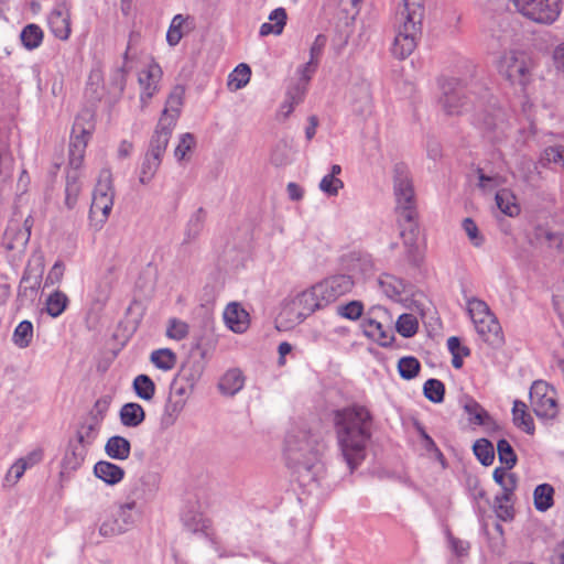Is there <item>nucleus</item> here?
<instances>
[{
	"mask_svg": "<svg viewBox=\"0 0 564 564\" xmlns=\"http://www.w3.org/2000/svg\"><path fill=\"white\" fill-rule=\"evenodd\" d=\"M373 417L365 405L352 404L335 412L334 423L344 459L352 471L366 457Z\"/></svg>",
	"mask_w": 564,
	"mask_h": 564,
	"instance_id": "nucleus-1",
	"label": "nucleus"
},
{
	"mask_svg": "<svg viewBox=\"0 0 564 564\" xmlns=\"http://www.w3.org/2000/svg\"><path fill=\"white\" fill-rule=\"evenodd\" d=\"M322 446L305 433L289 435L285 444L288 466L303 485L316 481L324 474L321 460Z\"/></svg>",
	"mask_w": 564,
	"mask_h": 564,
	"instance_id": "nucleus-2",
	"label": "nucleus"
},
{
	"mask_svg": "<svg viewBox=\"0 0 564 564\" xmlns=\"http://www.w3.org/2000/svg\"><path fill=\"white\" fill-rule=\"evenodd\" d=\"M424 15V0H403L395 17V36L391 52L404 59L413 53L421 33Z\"/></svg>",
	"mask_w": 564,
	"mask_h": 564,
	"instance_id": "nucleus-3",
	"label": "nucleus"
},
{
	"mask_svg": "<svg viewBox=\"0 0 564 564\" xmlns=\"http://www.w3.org/2000/svg\"><path fill=\"white\" fill-rule=\"evenodd\" d=\"M316 289L314 284L283 301L278 321L283 324L285 328L301 324L315 311L325 307Z\"/></svg>",
	"mask_w": 564,
	"mask_h": 564,
	"instance_id": "nucleus-4",
	"label": "nucleus"
},
{
	"mask_svg": "<svg viewBox=\"0 0 564 564\" xmlns=\"http://www.w3.org/2000/svg\"><path fill=\"white\" fill-rule=\"evenodd\" d=\"M498 74L511 86L523 90L532 79L533 63L524 51L508 50L496 62Z\"/></svg>",
	"mask_w": 564,
	"mask_h": 564,
	"instance_id": "nucleus-5",
	"label": "nucleus"
},
{
	"mask_svg": "<svg viewBox=\"0 0 564 564\" xmlns=\"http://www.w3.org/2000/svg\"><path fill=\"white\" fill-rule=\"evenodd\" d=\"M467 312L477 334L485 343L491 347H500L503 344L501 326L485 301L478 297L468 299Z\"/></svg>",
	"mask_w": 564,
	"mask_h": 564,
	"instance_id": "nucleus-6",
	"label": "nucleus"
},
{
	"mask_svg": "<svg viewBox=\"0 0 564 564\" xmlns=\"http://www.w3.org/2000/svg\"><path fill=\"white\" fill-rule=\"evenodd\" d=\"M393 189L399 220L412 223L417 217L416 202L412 180L403 164L394 166Z\"/></svg>",
	"mask_w": 564,
	"mask_h": 564,
	"instance_id": "nucleus-7",
	"label": "nucleus"
},
{
	"mask_svg": "<svg viewBox=\"0 0 564 564\" xmlns=\"http://www.w3.org/2000/svg\"><path fill=\"white\" fill-rule=\"evenodd\" d=\"M142 518V509L139 503L123 501L117 505L116 512L102 520L99 534L112 538L131 530Z\"/></svg>",
	"mask_w": 564,
	"mask_h": 564,
	"instance_id": "nucleus-8",
	"label": "nucleus"
},
{
	"mask_svg": "<svg viewBox=\"0 0 564 564\" xmlns=\"http://www.w3.org/2000/svg\"><path fill=\"white\" fill-rule=\"evenodd\" d=\"M115 198L112 174L109 169H102L98 175L97 184L93 192V200L89 215L93 220L104 225L108 219Z\"/></svg>",
	"mask_w": 564,
	"mask_h": 564,
	"instance_id": "nucleus-9",
	"label": "nucleus"
},
{
	"mask_svg": "<svg viewBox=\"0 0 564 564\" xmlns=\"http://www.w3.org/2000/svg\"><path fill=\"white\" fill-rule=\"evenodd\" d=\"M91 113L87 110L80 112L75 118L72 128L68 152V164L74 170L79 169L83 164L88 140L94 131V123L91 121Z\"/></svg>",
	"mask_w": 564,
	"mask_h": 564,
	"instance_id": "nucleus-10",
	"label": "nucleus"
},
{
	"mask_svg": "<svg viewBox=\"0 0 564 564\" xmlns=\"http://www.w3.org/2000/svg\"><path fill=\"white\" fill-rule=\"evenodd\" d=\"M517 12L528 20L550 25L554 23L562 11L561 0H510Z\"/></svg>",
	"mask_w": 564,
	"mask_h": 564,
	"instance_id": "nucleus-11",
	"label": "nucleus"
},
{
	"mask_svg": "<svg viewBox=\"0 0 564 564\" xmlns=\"http://www.w3.org/2000/svg\"><path fill=\"white\" fill-rule=\"evenodd\" d=\"M365 336L387 346L393 339L391 317L382 306H372L361 322Z\"/></svg>",
	"mask_w": 564,
	"mask_h": 564,
	"instance_id": "nucleus-12",
	"label": "nucleus"
},
{
	"mask_svg": "<svg viewBox=\"0 0 564 564\" xmlns=\"http://www.w3.org/2000/svg\"><path fill=\"white\" fill-rule=\"evenodd\" d=\"M530 403L540 419L552 420L558 413L556 391L547 382L536 380L530 389Z\"/></svg>",
	"mask_w": 564,
	"mask_h": 564,
	"instance_id": "nucleus-13",
	"label": "nucleus"
},
{
	"mask_svg": "<svg viewBox=\"0 0 564 564\" xmlns=\"http://www.w3.org/2000/svg\"><path fill=\"white\" fill-rule=\"evenodd\" d=\"M319 299L325 306L334 303L339 297L348 294L354 289L355 282L348 274H334L316 283Z\"/></svg>",
	"mask_w": 564,
	"mask_h": 564,
	"instance_id": "nucleus-14",
	"label": "nucleus"
},
{
	"mask_svg": "<svg viewBox=\"0 0 564 564\" xmlns=\"http://www.w3.org/2000/svg\"><path fill=\"white\" fill-rule=\"evenodd\" d=\"M162 75L161 66L154 61L149 62L139 70L138 84L140 87L141 110L147 108L150 100L158 94Z\"/></svg>",
	"mask_w": 564,
	"mask_h": 564,
	"instance_id": "nucleus-15",
	"label": "nucleus"
},
{
	"mask_svg": "<svg viewBox=\"0 0 564 564\" xmlns=\"http://www.w3.org/2000/svg\"><path fill=\"white\" fill-rule=\"evenodd\" d=\"M441 105L447 115H459L467 110L465 89L457 82H447L443 85Z\"/></svg>",
	"mask_w": 564,
	"mask_h": 564,
	"instance_id": "nucleus-16",
	"label": "nucleus"
},
{
	"mask_svg": "<svg viewBox=\"0 0 564 564\" xmlns=\"http://www.w3.org/2000/svg\"><path fill=\"white\" fill-rule=\"evenodd\" d=\"M347 98L352 112L357 116L366 117L371 113L372 96L368 82L362 80L351 85Z\"/></svg>",
	"mask_w": 564,
	"mask_h": 564,
	"instance_id": "nucleus-17",
	"label": "nucleus"
},
{
	"mask_svg": "<svg viewBox=\"0 0 564 564\" xmlns=\"http://www.w3.org/2000/svg\"><path fill=\"white\" fill-rule=\"evenodd\" d=\"M47 24L55 37L62 41L69 39L72 33L70 11L65 2L57 3L47 15Z\"/></svg>",
	"mask_w": 564,
	"mask_h": 564,
	"instance_id": "nucleus-18",
	"label": "nucleus"
},
{
	"mask_svg": "<svg viewBox=\"0 0 564 564\" xmlns=\"http://www.w3.org/2000/svg\"><path fill=\"white\" fill-rule=\"evenodd\" d=\"M406 224L408 226L402 228L400 232L405 248V254L412 264L419 265L423 261V251L417 243L419 228L416 219Z\"/></svg>",
	"mask_w": 564,
	"mask_h": 564,
	"instance_id": "nucleus-19",
	"label": "nucleus"
},
{
	"mask_svg": "<svg viewBox=\"0 0 564 564\" xmlns=\"http://www.w3.org/2000/svg\"><path fill=\"white\" fill-rule=\"evenodd\" d=\"M174 128L175 126H172L171 120L170 122L159 120L155 130L150 139L148 153L154 154L163 159V155L166 151Z\"/></svg>",
	"mask_w": 564,
	"mask_h": 564,
	"instance_id": "nucleus-20",
	"label": "nucleus"
},
{
	"mask_svg": "<svg viewBox=\"0 0 564 564\" xmlns=\"http://www.w3.org/2000/svg\"><path fill=\"white\" fill-rule=\"evenodd\" d=\"M185 87L183 85H175L167 96L160 120L164 122H170L171 120L172 126H175L183 107Z\"/></svg>",
	"mask_w": 564,
	"mask_h": 564,
	"instance_id": "nucleus-21",
	"label": "nucleus"
},
{
	"mask_svg": "<svg viewBox=\"0 0 564 564\" xmlns=\"http://www.w3.org/2000/svg\"><path fill=\"white\" fill-rule=\"evenodd\" d=\"M224 319L229 329L237 334L245 333L249 327L248 312L236 302L229 303L224 311Z\"/></svg>",
	"mask_w": 564,
	"mask_h": 564,
	"instance_id": "nucleus-22",
	"label": "nucleus"
},
{
	"mask_svg": "<svg viewBox=\"0 0 564 564\" xmlns=\"http://www.w3.org/2000/svg\"><path fill=\"white\" fill-rule=\"evenodd\" d=\"M197 380L195 373H188L185 367H182L170 386V393L173 397L181 398L187 402V398Z\"/></svg>",
	"mask_w": 564,
	"mask_h": 564,
	"instance_id": "nucleus-23",
	"label": "nucleus"
},
{
	"mask_svg": "<svg viewBox=\"0 0 564 564\" xmlns=\"http://www.w3.org/2000/svg\"><path fill=\"white\" fill-rule=\"evenodd\" d=\"M43 263L40 261L36 268L28 265L19 285V294L33 296L41 288Z\"/></svg>",
	"mask_w": 564,
	"mask_h": 564,
	"instance_id": "nucleus-24",
	"label": "nucleus"
},
{
	"mask_svg": "<svg viewBox=\"0 0 564 564\" xmlns=\"http://www.w3.org/2000/svg\"><path fill=\"white\" fill-rule=\"evenodd\" d=\"M87 449L88 447L80 443L69 442L62 462L63 469L66 471L77 470L86 458Z\"/></svg>",
	"mask_w": 564,
	"mask_h": 564,
	"instance_id": "nucleus-25",
	"label": "nucleus"
},
{
	"mask_svg": "<svg viewBox=\"0 0 564 564\" xmlns=\"http://www.w3.org/2000/svg\"><path fill=\"white\" fill-rule=\"evenodd\" d=\"M94 474L107 485H117L124 477V470L110 462L100 460L94 467Z\"/></svg>",
	"mask_w": 564,
	"mask_h": 564,
	"instance_id": "nucleus-26",
	"label": "nucleus"
},
{
	"mask_svg": "<svg viewBox=\"0 0 564 564\" xmlns=\"http://www.w3.org/2000/svg\"><path fill=\"white\" fill-rule=\"evenodd\" d=\"M288 14L284 8H276L269 14V22L260 25V36H268L270 34L281 35L286 25Z\"/></svg>",
	"mask_w": 564,
	"mask_h": 564,
	"instance_id": "nucleus-27",
	"label": "nucleus"
},
{
	"mask_svg": "<svg viewBox=\"0 0 564 564\" xmlns=\"http://www.w3.org/2000/svg\"><path fill=\"white\" fill-rule=\"evenodd\" d=\"M119 417L123 426L137 427L145 420V412L139 403L129 402L121 406Z\"/></svg>",
	"mask_w": 564,
	"mask_h": 564,
	"instance_id": "nucleus-28",
	"label": "nucleus"
},
{
	"mask_svg": "<svg viewBox=\"0 0 564 564\" xmlns=\"http://www.w3.org/2000/svg\"><path fill=\"white\" fill-rule=\"evenodd\" d=\"M105 452L112 459L124 460L130 455L131 444L126 437L115 435L108 438Z\"/></svg>",
	"mask_w": 564,
	"mask_h": 564,
	"instance_id": "nucleus-29",
	"label": "nucleus"
},
{
	"mask_svg": "<svg viewBox=\"0 0 564 564\" xmlns=\"http://www.w3.org/2000/svg\"><path fill=\"white\" fill-rule=\"evenodd\" d=\"M100 424L101 422L97 414H90L89 420L84 422L77 430L75 442L87 447L90 446L98 435Z\"/></svg>",
	"mask_w": 564,
	"mask_h": 564,
	"instance_id": "nucleus-30",
	"label": "nucleus"
},
{
	"mask_svg": "<svg viewBox=\"0 0 564 564\" xmlns=\"http://www.w3.org/2000/svg\"><path fill=\"white\" fill-rule=\"evenodd\" d=\"M555 490L550 484L538 485L533 491V505L540 512H545L554 505Z\"/></svg>",
	"mask_w": 564,
	"mask_h": 564,
	"instance_id": "nucleus-31",
	"label": "nucleus"
},
{
	"mask_svg": "<svg viewBox=\"0 0 564 564\" xmlns=\"http://www.w3.org/2000/svg\"><path fill=\"white\" fill-rule=\"evenodd\" d=\"M496 205L507 216L514 217L519 215L520 207L517 204V197L507 188H501L495 196Z\"/></svg>",
	"mask_w": 564,
	"mask_h": 564,
	"instance_id": "nucleus-32",
	"label": "nucleus"
},
{
	"mask_svg": "<svg viewBox=\"0 0 564 564\" xmlns=\"http://www.w3.org/2000/svg\"><path fill=\"white\" fill-rule=\"evenodd\" d=\"M514 424L528 434L534 433V422L530 413L527 411V404L516 400L512 408Z\"/></svg>",
	"mask_w": 564,
	"mask_h": 564,
	"instance_id": "nucleus-33",
	"label": "nucleus"
},
{
	"mask_svg": "<svg viewBox=\"0 0 564 564\" xmlns=\"http://www.w3.org/2000/svg\"><path fill=\"white\" fill-rule=\"evenodd\" d=\"M510 487H505L502 495L496 497L495 508L496 513L502 520L511 519L513 516L512 507L509 505L512 491L516 487L513 476L510 475Z\"/></svg>",
	"mask_w": 564,
	"mask_h": 564,
	"instance_id": "nucleus-34",
	"label": "nucleus"
},
{
	"mask_svg": "<svg viewBox=\"0 0 564 564\" xmlns=\"http://www.w3.org/2000/svg\"><path fill=\"white\" fill-rule=\"evenodd\" d=\"M224 394L234 395L243 387V376L238 369L228 370L218 384Z\"/></svg>",
	"mask_w": 564,
	"mask_h": 564,
	"instance_id": "nucleus-35",
	"label": "nucleus"
},
{
	"mask_svg": "<svg viewBox=\"0 0 564 564\" xmlns=\"http://www.w3.org/2000/svg\"><path fill=\"white\" fill-rule=\"evenodd\" d=\"M378 285L384 295L392 300L398 299L404 290L403 281L388 273L381 274L378 278Z\"/></svg>",
	"mask_w": 564,
	"mask_h": 564,
	"instance_id": "nucleus-36",
	"label": "nucleus"
},
{
	"mask_svg": "<svg viewBox=\"0 0 564 564\" xmlns=\"http://www.w3.org/2000/svg\"><path fill=\"white\" fill-rule=\"evenodd\" d=\"M185 405V400L169 394L164 405L162 423L167 426L173 425L176 422L180 414L182 413V411L184 410Z\"/></svg>",
	"mask_w": 564,
	"mask_h": 564,
	"instance_id": "nucleus-37",
	"label": "nucleus"
},
{
	"mask_svg": "<svg viewBox=\"0 0 564 564\" xmlns=\"http://www.w3.org/2000/svg\"><path fill=\"white\" fill-rule=\"evenodd\" d=\"M44 33L36 24H28L21 31L20 39L23 46L29 50L37 48L43 42Z\"/></svg>",
	"mask_w": 564,
	"mask_h": 564,
	"instance_id": "nucleus-38",
	"label": "nucleus"
},
{
	"mask_svg": "<svg viewBox=\"0 0 564 564\" xmlns=\"http://www.w3.org/2000/svg\"><path fill=\"white\" fill-rule=\"evenodd\" d=\"M251 69L247 64H239L228 76L229 90L236 91L243 88L250 80Z\"/></svg>",
	"mask_w": 564,
	"mask_h": 564,
	"instance_id": "nucleus-39",
	"label": "nucleus"
},
{
	"mask_svg": "<svg viewBox=\"0 0 564 564\" xmlns=\"http://www.w3.org/2000/svg\"><path fill=\"white\" fill-rule=\"evenodd\" d=\"M161 163V158L147 152L140 169V183L149 184L155 176Z\"/></svg>",
	"mask_w": 564,
	"mask_h": 564,
	"instance_id": "nucleus-40",
	"label": "nucleus"
},
{
	"mask_svg": "<svg viewBox=\"0 0 564 564\" xmlns=\"http://www.w3.org/2000/svg\"><path fill=\"white\" fill-rule=\"evenodd\" d=\"M134 393L144 401H151L155 394V383L148 375H138L132 383Z\"/></svg>",
	"mask_w": 564,
	"mask_h": 564,
	"instance_id": "nucleus-41",
	"label": "nucleus"
},
{
	"mask_svg": "<svg viewBox=\"0 0 564 564\" xmlns=\"http://www.w3.org/2000/svg\"><path fill=\"white\" fill-rule=\"evenodd\" d=\"M150 360L156 368L169 371L175 367L177 358L171 349L161 348L152 351Z\"/></svg>",
	"mask_w": 564,
	"mask_h": 564,
	"instance_id": "nucleus-42",
	"label": "nucleus"
},
{
	"mask_svg": "<svg viewBox=\"0 0 564 564\" xmlns=\"http://www.w3.org/2000/svg\"><path fill=\"white\" fill-rule=\"evenodd\" d=\"M540 163L543 166L553 164V167L564 170V145H553L546 148L541 158Z\"/></svg>",
	"mask_w": 564,
	"mask_h": 564,
	"instance_id": "nucleus-43",
	"label": "nucleus"
},
{
	"mask_svg": "<svg viewBox=\"0 0 564 564\" xmlns=\"http://www.w3.org/2000/svg\"><path fill=\"white\" fill-rule=\"evenodd\" d=\"M68 297L61 291H55L46 300V312L52 317H58L66 308Z\"/></svg>",
	"mask_w": 564,
	"mask_h": 564,
	"instance_id": "nucleus-44",
	"label": "nucleus"
},
{
	"mask_svg": "<svg viewBox=\"0 0 564 564\" xmlns=\"http://www.w3.org/2000/svg\"><path fill=\"white\" fill-rule=\"evenodd\" d=\"M33 338V325L29 321H22L15 327L12 340L20 348H26Z\"/></svg>",
	"mask_w": 564,
	"mask_h": 564,
	"instance_id": "nucleus-45",
	"label": "nucleus"
},
{
	"mask_svg": "<svg viewBox=\"0 0 564 564\" xmlns=\"http://www.w3.org/2000/svg\"><path fill=\"white\" fill-rule=\"evenodd\" d=\"M424 397L433 403H441L444 400L445 386L438 379H429L423 386Z\"/></svg>",
	"mask_w": 564,
	"mask_h": 564,
	"instance_id": "nucleus-46",
	"label": "nucleus"
},
{
	"mask_svg": "<svg viewBox=\"0 0 564 564\" xmlns=\"http://www.w3.org/2000/svg\"><path fill=\"white\" fill-rule=\"evenodd\" d=\"M473 449L476 457L484 466H489L492 464L495 458V451L492 444L486 438L476 441Z\"/></svg>",
	"mask_w": 564,
	"mask_h": 564,
	"instance_id": "nucleus-47",
	"label": "nucleus"
},
{
	"mask_svg": "<svg viewBox=\"0 0 564 564\" xmlns=\"http://www.w3.org/2000/svg\"><path fill=\"white\" fill-rule=\"evenodd\" d=\"M336 314L349 321H357L364 314V304L356 300L345 304H339L336 307Z\"/></svg>",
	"mask_w": 564,
	"mask_h": 564,
	"instance_id": "nucleus-48",
	"label": "nucleus"
},
{
	"mask_svg": "<svg viewBox=\"0 0 564 564\" xmlns=\"http://www.w3.org/2000/svg\"><path fill=\"white\" fill-rule=\"evenodd\" d=\"M497 452L499 460L505 465L506 469H512L517 464V455L511 444L505 438L499 440L497 443Z\"/></svg>",
	"mask_w": 564,
	"mask_h": 564,
	"instance_id": "nucleus-49",
	"label": "nucleus"
},
{
	"mask_svg": "<svg viewBox=\"0 0 564 564\" xmlns=\"http://www.w3.org/2000/svg\"><path fill=\"white\" fill-rule=\"evenodd\" d=\"M80 193V185L78 183L77 173H69L67 175V183L65 188V205L72 209L77 203Z\"/></svg>",
	"mask_w": 564,
	"mask_h": 564,
	"instance_id": "nucleus-50",
	"label": "nucleus"
},
{
	"mask_svg": "<svg viewBox=\"0 0 564 564\" xmlns=\"http://www.w3.org/2000/svg\"><path fill=\"white\" fill-rule=\"evenodd\" d=\"M398 333L405 337H412L414 334H416L419 328L417 319L412 314H402L399 316L397 324H395Z\"/></svg>",
	"mask_w": 564,
	"mask_h": 564,
	"instance_id": "nucleus-51",
	"label": "nucleus"
},
{
	"mask_svg": "<svg viewBox=\"0 0 564 564\" xmlns=\"http://www.w3.org/2000/svg\"><path fill=\"white\" fill-rule=\"evenodd\" d=\"M420 362L414 357H402L398 362V370L403 379L411 380L420 371Z\"/></svg>",
	"mask_w": 564,
	"mask_h": 564,
	"instance_id": "nucleus-52",
	"label": "nucleus"
},
{
	"mask_svg": "<svg viewBox=\"0 0 564 564\" xmlns=\"http://www.w3.org/2000/svg\"><path fill=\"white\" fill-rule=\"evenodd\" d=\"M185 23V19L182 14H176L170 24V28L166 33V41L171 46H175L180 43L183 37V24Z\"/></svg>",
	"mask_w": 564,
	"mask_h": 564,
	"instance_id": "nucleus-53",
	"label": "nucleus"
},
{
	"mask_svg": "<svg viewBox=\"0 0 564 564\" xmlns=\"http://www.w3.org/2000/svg\"><path fill=\"white\" fill-rule=\"evenodd\" d=\"M205 213L203 208L197 209L188 220L186 228V239L189 241L195 239L203 229Z\"/></svg>",
	"mask_w": 564,
	"mask_h": 564,
	"instance_id": "nucleus-54",
	"label": "nucleus"
},
{
	"mask_svg": "<svg viewBox=\"0 0 564 564\" xmlns=\"http://www.w3.org/2000/svg\"><path fill=\"white\" fill-rule=\"evenodd\" d=\"M188 324L177 318H171L166 329V336L174 340H182L188 335Z\"/></svg>",
	"mask_w": 564,
	"mask_h": 564,
	"instance_id": "nucleus-55",
	"label": "nucleus"
},
{
	"mask_svg": "<svg viewBox=\"0 0 564 564\" xmlns=\"http://www.w3.org/2000/svg\"><path fill=\"white\" fill-rule=\"evenodd\" d=\"M462 227L473 246L477 248L482 246L485 241L484 236L480 234L478 226L471 218H465L462 223Z\"/></svg>",
	"mask_w": 564,
	"mask_h": 564,
	"instance_id": "nucleus-56",
	"label": "nucleus"
},
{
	"mask_svg": "<svg viewBox=\"0 0 564 564\" xmlns=\"http://www.w3.org/2000/svg\"><path fill=\"white\" fill-rule=\"evenodd\" d=\"M344 187V182L326 174L319 182L318 188L327 196H337L339 191Z\"/></svg>",
	"mask_w": 564,
	"mask_h": 564,
	"instance_id": "nucleus-57",
	"label": "nucleus"
},
{
	"mask_svg": "<svg viewBox=\"0 0 564 564\" xmlns=\"http://www.w3.org/2000/svg\"><path fill=\"white\" fill-rule=\"evenodd\" d=\"M28 469L25 465H22V462L17 459L8 469L4 478H3V487H13L18 484V481L23 477L24 473Z\"/></svg>",
	"mask_w": 564,
	"mask_h": 564,
	"instance_id": "nucleus-58",
	"label": "nucleus"
},
{
	"mask_svg": "<svg viewBox=\"0 0 564 564\" xmlns=\"http://www.w3.org/2000/svg\"><path fill=\"white\" fill-rule=\"evenodd\" d=\"M196 141L192 133H183L180 138V142L174 150V156L177 161L185 159L186 154L193 150Z\"/></svg>",
	"mask_w": 564,
	"mask_h": 564,
	"instance_id": "nucleus-59",
	"label": "nucleus"
},
{
	"mask_svg": "<svg viewBox=\"0 0 564 564\" xmlns=\"http://www.w3.org/2000/svg\"><path fill=\"white\" fill-rule=\"evenodd\" d=\"M147 496V491L144 489V480L143 478H138L131 481L127 489L126 501H133L138 503L141 500H144Z\"/></svg>",
	"mask_w": 564,
	"mask_h": 564,
	"instance_id": "nucleus-60",
	"label": "nucleus"
},
{
	"mask_svg": "<svg viewBox=\"0 0 564 564\" xmlns=\"http://www.w3.org/2000/svg\"><path fill=\"white\" fill-rule=\"evenodd\" d=\"M535 237L540 242L546 243L550 248H560L562 245V236L547 228L539 227Z\"/></svg>",
	"mask_w": 564,
	"mask_h": 564,
	"instance_id": "nucleus-61",
	"label": "nucleus"
},
{
	"mask_svg": "<svg viewBox=\"0 0 564 564\" xmlns=\"http://www.w3.org/2000/svg\"><path fill=\"white\" fill-rule=\"evenodd\" d=\"M503 183V178L499 175H486L482 170H478V186L484 192H491Z\"/></svg>",
	"mask_w": 564,
	"mask_h": 564,
	"instance_id": "nucleus-62",
	"label": "nucleus"
},
{
	"mask_svg": "<svg viewBox=\"0 0 564 564\" xmlns=\"http://www.w3.org/2000/svg\"><path fill=\"white\" fill-rule=\"evenodd\" d=\"M465 411L469 414V420L476 424H484L487 416L486 411L475 401L465 404Z\"/></svg>",
	"mask_w": 564,
	"mask_h": 564,
	"instance_id": "nucleus-63",
	"label": "nucleus"
},
{
	"mask_svg": "<svg viewBox=\"0 0 564 564\" xmlns=\"http://www.w3.org/2000/svg\"><path fill=\"white\" fill-rule=\"evenodd\" d=\"M327 44V36L325 34L316 35L314 42L310 47V59L319 63L323 52Z\"/></svg>",
	"mask_w": 564,
	"mask_h": 564,
	"instance_id": "nucleus-64",
	"label": "nucleus"
}]
</instances>
